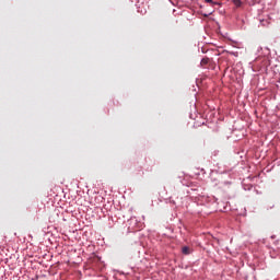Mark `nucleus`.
Wrapping results in <instances>:
<instances>
[{"label": "nucleus", "instance_id": "nucleus-1", "mask_svg": "<svg viewBox=\"0 0 280 280\" xmlns=\"http://www.w3.org/2000/svg\"><path fill=\"white\" fill-rule=\"evenodd\" d=\"M232 3L235 5V8H242V0H232Z\"/></svg>", "mask_w": 280, "mask_h": 280}, {"label": "nucleus", "instance_id": "nucleus-2", "mask_svg": "<svg viewBox=\"0 0 280 280\" xmlns=\"http://www.w3.org/2000/svg\"><path fill=\"white\" fill-rule=\"evenodd\" d=\"M201 67H207V65H209V58H203L201 59V62H200Z\"/></svg>", "mask_w": 280, "mask_h": 280}, {"label": "nucleus", "instance_id": "nucleus-3", "mask_svg": "<svg viewBox=\"0 0 280 280\" xmlns=\"http://www.w3.org/2000/svg\"><path fill=\"white\" fill-rule=\"evenodd\" d=\"M182 253H183L184 255H189V253H190L189 247L184 246V247L182 248Z\"/></svg>", "mask_w": 280, "mask_h": 280}, {"label": "nucleus", "instance_id": "nucleus-4", "mask_svg": "<svg viewBox=\"0 0 280 280\" xmlns=\"http://www.w3.org/2000/svg\"><path fill=\"white\" fill-rule=\"evenodd\" d=\"M205 3H211L212 5H220L219 2H215L213 0H205Z\"/></svg>", "mask_w": 280, "mask_h": 280}]
</instances>
